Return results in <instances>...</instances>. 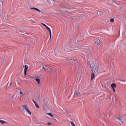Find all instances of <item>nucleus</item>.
Segmentation results:
<instances>
[{
    "mask_svg": "<svg viewBox=\"0 0 126 126\" xmlns=\"http://www.w3.org/2000/svg\"><path fill=\"white\" fill-rule=\"evenodd\" d=\"M87 65L91 67V73H97L99 72V67H96L94 63L87 61Z\"/></svg>",
    "mask_w": 126,
    "mask_h": 126,
    "instance_id": "1",
    "label": "nucleus"
},
{
    "mask_svg": "<svg viewBox=\"0 0 126 126\" xmlns=\"http://www.w3.org/2000/svg\"><path fill=\"white\" fill-rule=\"evenodd\" d=\"M42 25L44 26L46 29H47L48 31L49 32V35H50V40L51 39V36H52V33H51V29H50L48 26H46V24L42 23Z\"/></svg>",
    "mask_w": 126,
    "mask_h": 126,
    "instance_id": "2",
    "label": "nucleus"
},
{
    "mask_svg": "<svg viewBox=\"0 0 126 126\" xmlns=\"http://www.w3.org/2000/svg\"><path fill=\"white\" fill-rule=\"evenodd\" d=\"M68 62L70 63L72 65H74L75 66L76 65V63L77 62V60L73 59H68Z\"/></svg>",
    "mask_w": 126,
    "mask_h": 126,
    "instance_id": "3",
    "label": "nucleus"
},
{
    "mask_svg": "<svg viewBox=\"0 0 126 126\" xmlns=\"http://www.w3.org/2000/svg\"><path fill=\"white\" fill-rule=\"evenodd\" d=\"M28 69V66L27 65H25L24 66V75L25 76H26V73L27 72V70Z\"/></svg>",
    "mask_w": 126,
    "mask_h": 126,
    "instance_id": "4",
    "label": "nucleus"
},
{
    "mask_svg": "<svg viewBox=\"0 0 126 126\" xmlns=\"http://www.w3.org/2000/svg\"><path fill=\"white\" fill-rule=\"evenodd\" d=\"M35 78L36 81L37 82L38 84H40V83L41 82V79L39 78V76L36 75L35 76Z\"/></svg>",
    "mask_w": 126,
    "mask_h": 126,
    "instance_id": "5",
    "label": "nucleus"
},
{
    "mask_svg": "<svg viewBox=\"0 0 126 126\" xmlns=\"http://www.w3.org/2000/svg\"><path fill=\"white\" fill-rule=\"evenodd\" d=\"M112 1L114 2V3L116 4V7H120L121 6V5L120 3H119L118 2H117L116 0H112Z\"/></svg>",
    "mask_w": 126,
    "mask_h": 126,
    "instance_id": "6",
    "label": "nucleus"
},
{
    "mask_svg": "<svg viewBox=\"0 0 126 126\" xmlns=\"http://www.w3.org/2000/svg\"><path fill=\"white\" fill-rule=\"evenodd\" d=\"M91 80H93L94 79V78H95V73H94V72H91Z\"/></svg>",
    "mask_w": 126,
    "mask_h": 126,
    "instance_id": "7",
    "label": "nucleus"
},
{
    "mask_svg": "<svg viewBox=\"0 0 126 126\" xmlns=\"http://www.w3.org/2000/svg\"><path fill=\"white\" fill-rule=\"evenodd\" d=\"M31 9H33L36 11H37L39 12H41V11L40 10H39V9H38L37 8H35V7H31Z\"/></svg>",
    "mask_w": 126,
    "mask_h": 126,
    "instance_id": "8",
    "label": "nucleus"
},
{
    "mask_svg": "<svg viewBox=\"0 0 126 126\" xmlns=\"http://www.w3.org/2000/svg\"><path fill=\"white\" fill-rule=\"evenodd\" d=\"M12 84V81H11L10 82H8L7 85V88L9 89L10 87H11Z\"/></svg>",
    "mask_w": 126,
    "mask_h": 126,
    "instance_id": "9",
    "label": "nucleus"
},
{
    "mask_svg": "<svg viewBox=\"0 0 126 126\" xmlns=\"http://www.w3.org/2000/svg\"><path fill=\"white\" fill-rule=\"evenodd\" d=\"M32 101L33 102L34 104H35V106H36V108H40L39 105L37 103V102L35 100H32Z\"/></svg>",
    "mask_w": 126,
    "mask_h": 126,
    "instance_id": "10",
    "label": "nucleus"
},
{
    "mask_svg": "<svg viewBox=\"0 0 126 126\" xmlns=\"http://www.w3.org/2000/svg\"><path fill=\"white\" fill-rule=\"evenodd\" d=\"M95 45H98L99 46L100 45V40H96V41H95Z\"/></svg>",
    "mask_w": 126,
    "mask_h": 126,
    "instance_id": "11",
    "label": "nucleus"
},
{
    "mask_svg": "<svg viewBox=\"0 0 126 126\" xmlns=\"http://www.w3.org/2000/svg\"><path fill=\"white\" fill-rule=\"evenodd\" d=\"M80 99H77L74 100L73 102H75L76 103H80Z\"/></svg>",
    "mask_w": 126,
    "mask_h": 126,
    "instance_id": "12",
    "label": "nucleus"
},
{
    "mask_svg": "<svg viewBox=\"0 0 126 126\" xmlns=\"http://www.w3.org/2000/svg\"><path fill=\"white\" fill-rule=\"evenodd\" d=\"M46 71L48 73H49L52 71V69L50 67H48L46 69Z\"/></svg>",
    "mask_w": 126,
    "mask_h": 126,
    "instance_id": "13",
    "label": "nucleus"
},
{
    "mask_svg": "<svg viewBox=\"0 0 126 126\" xmlns=\"http://www.w3.org/2000/svg\"><path fill=\"white\" fill-rule=\"evenodd\" d=\"M49 67L48 66H43L42 68V69L44 70V71H46L47 70V69Z\"/></svg>",
    "mask_w": 126,
    "mask_h": 126,
    "instance_id": "14",
    "label": "nucleus"
},
{
    "mask_svg": "<svg viewBox=\"0 0 126 126\" xmlns=\"http://www.w3.org/2000/svg\"><path fill=\"white\" fill-rule=\"evenodd\" d=\"M112 88H116V84L115 83H113L111 85Z\"/></svg>",
    "mask_w": 126,
    "mask_h": 126,
    "instance_id": "15",
    "label": "nucleus"
},
{
    "mask_svg": "<svg viewBox=\"0 0 126 126\" xmlns=\"http://www.w3.org/2000/svg\"><path fill=\"white\" fill-rule=\"evenodd\" d=\"M22 106L23 107V108L25 109V110H26V111L29 110V109H28V108L27 105H23Z\"/></svg>",
    "mask_w": 126,
    "mask_h": 126,
    "instance_id": "16",
    "label": "nucleus"
},
{
    "mask_svg": "<svg viewBox=\"0 0 126 126\" xmlns=\"http://www.w3.org/2000/svg\"><path fill=\"white\" fill-rule=\"evenodd\" d=\"M0 123L2 124H7V122H6V121H3V120H1V119H0Z\"/></svg>",
    "mask_w": 126,
    "mask_h": 126,
    "instance_id": "17",
    "label": "nucleus"
},
{
    "mask_svg": "<svg viewBox=\"0 0 126 126\" xmlns=\"http://www.w3.org/2000/svg\"><path fill=\"white\" fill-rule=\"evenodd\" d=\"M75 94H81L80 92H79V91H75L74 92Z\"/></svg>",
    "mask_w": 126,
    "mask_h": 126,
    "instance_id": "18",
    "label": "nucleus"
},
{
    "mask_svg": "<svg viewBox=\"0 0 126 126\" xmlns=\"http://www.w3.org/2000/svg\"><path fill=\"white\" fill-rule=\"evenodd\" d=\"M102 14H103V13H102V12L101 11H98L97 12V15H98V16H100V15H101Z\"/></svg>",
    "mask_w": 126,
    "mask_h": 126,
    "instance_id": "19",
    "label": "nucleus"
},
{
    "mask_svg": "<svg viewBox=\"0 0 126 126\" xmlns=\"http://www.w3.org/2000/svg\"><path fill=\"white\" fill-rule=\"evenodd\" d=\"M4 4V0H0V5H3Z\"/></svg>",
    "mask_w": 126,
    "mask_h": 126,
    "instance_id": "20",
    "label": "nucleus"
},
{
    "mask_svg": "<svg viewBox=\"0 0 126 126\" xmlns=\"http://www.w3.org/2000/svg\"><path fill=\"white\" fill-rule=\"evenodd\" d=\"M26 112H28L29 115H32L31 112L30 111V110L29 109L28 110H26Z\"/></svg>",
    "mask_w": 126,
    "mask_h": 126,
    "instance_id": "21",
    "label": "nucleus"
},
{
    "mask_svg": "<svg viewBox=\"0 0 126 126\" xmlns=\"http://www.w3.org/2000/svg\"><path fill=\"white\" fill-rule=\"evenodd\" d=\"M47 114L49 115V116L50 117H54V116L53 115V114H52L51 113H48Z\"/></svg>",
    "mask_w": 126,
    "mask_h": 126,
    "instance_id": "22",
    "label": "nucleus"
},
{
    "mask_svg": "<svg viewBox=\"0 0 126 126\" xmlns=\"http://www.w3.org/2000/svg\"><path fill=\"white\" fill-rule=\"evenodd\" d=\"M70 123L72 126H76V125H75V124L73 122H70Z\"/></svg>",
    "mask_w": 126,
    "mask_h": 126,
    "instance_id": "23",
    "label": "nucleus"
},
{
    "mask_svg": "<svg viewBox=\"0 0 126 126\" xmlns=\"http://www.w3.org/2000/svg\"><path fill=\"white\" fill-rule=\"evenodd\" d=\"M110 22H111V23H113L114 21V18H111V19H110Z\"/></svg>",
    "mask_w": 126,
    "mask_h": 126,
    "instance_id": "24",
    "label": "nucleus"
},
{
    "mask_svg": "<svg viewBox=\"0 0 126 126\" xmlns=\"http://www.w3.org/2000/svg\"><path fill=\"white\" fill-rule=\"evenodd\" d=\"M20 32H21V34H22V35H24V32L23 31H20Z\"/></svg>",
    "mask_w": 126,
    "mask_h": 126,
    "instance_id": "25",
    "label": "nucleus"
},
{
    "mask_svg": "<svg viewBox=\"0 0 126 126\" xmlns=\"http://www.w3.org/2000/svg\"><path fill=\"white\" fill-rule=\"evenodd\" d=\"M111 55H108V56H107V58L108 59H109V57H111Z\"/></svg>",
    "mask_w": 126,
    "mask_h": 126,
    "instance_id": "26",
    "label": "nucleus"
},
{
    "mask_svg": "<svg viewBox=\"0 0 126 126\" xmlns=\"http://www.w3.org/2000/svg\"><path fill=\"white\" fill-rule=\"evenodd\" d=\"M47 125H52V123H51V122H48V123H47Z\"/></svg>",
    "mask_w": 126,
    "mask_h": 126,
    "instance_id": "27",
    "label": "nucleus"
},
{
    "mask_svg": "<svg viewBox=\"0 0 126 126\" xmlns=\"http://www.w3.org/2000/svg\"><path fill=\"white\" fill-rule=\"evenodd\" d=\"M20 94H23V91H20Z\"/></svg>",
    "mask_w": 126,
    "mask_h": 126,
    "instance_id": "28",
    "label": "nucleus"
},
{
    "mask_svg": "<svg viewBox=\"0 0 126 126\" xmlns=\"http://www.w3.org/2000/svg\"><path fill=\"white\" fill-rule=\"evenodd\" d=\"M83 94H86V95H89V93H84Z\"/></svg>",
    "mask_w": 126,
    "mask_h": 126,
    "instance_id": "29",
    "label": "nucleus"
},
{
    "mask_svg": "<svg viewBox=\"0 0 126 126\" xmlns=\"http://www.w3.org/2000/svg\"><path fill=\"white\" fill-rule=\"evenodd\" d=\"M116 119H117V120H118V121H121V119L120 118H117Z\"/></svg>",
    "mask_w": 126,
    "mask_h": 126,
    "instance_id": "30",
    "label": "nucleus"
},
{
    "mask_svg": "<svg viewBox=\"0 0 126 126\" xmlns=\"http://www.w3.org/2000/svg\"><path fill=\"white\" fill-rule=\"evenodd\" d=\"M112 90H113V91H114V92H116L115 88H112Z\"/></svg>",
    "mask_w": 126,
    "mask_h": 126,
    "instance_id": "31",
    "label": "nucleus"
},
{
    "mask_svg": "<svg viewBox=\"0 0 126 126\" xmlns=\"http://www.w3.org/2000/svg\"><path fill=\"white\" fill-rule=\"evenodd\" d=\"M21 68L23 69L24 68V66H21Z\"/></svg>",
    "mask_w": 126,
    "mask_h": 126,
    "instance_id": "32",
    "label": "nucleus"
},
{
    "mask_svg": "<svg viewBox=\"0 0 126 126\" xmlns=\"http://www.w3.org/2000/svg\"><path fill=\"white\" fill-rule=\"evenodd\" d=\"M120 81H122V82H125V81H124V80H120Z\"/></svg>",
    "mask_w": 126,
    "mask_h": 126,
    "instance_id": "33",
    "label": "nucleus"
},
{
    "mask_svg": "<svg viewBox=\"0 0 126 126\" xmlns=\"http://www.w3.org/2000/svg\"><path fill=\"white\" fill-rule=\"evenodd\" d=\"M121 123H123V121H121Z\"/></svg>",
    "mask_w": 126,
    "mask_h": 126,
    "instance_id": "34",
    "label": "nucleus"
},
{
    "mask_svg": "<svg viewBox=\"0 0 126 126\" xmlns=\"http://www.w3.org/2000/svg\"><path fill=\"white\" fill-rule=\"evenodd\" d=\"M26 34L28 35V33H26Z\"/></svg>",
    "mask_w": 126,
    "mask_h": 126,
    "instance_id": "35",
    "label": "nucleus"
},
{
    "mask_svg": "<svg viewBox=\"0 0 126 126\" xmlns=\"http://www.w3.org/2000/svg\"><path fill=\"white\" fill-rule=\"evenodd\" d=\"M83 103H84V100H82Z\"/></svg>",
    "mask_w": 126,
    "mask_h": 126,
    "instance_id": "36",
    "label": "nucleus"
},
{
    "mask_svg": "<svg viewBox=\"0 0 126 126\" xmlns=\"http://www.w3.org/2000/svg\"><path fill=\"white\" fill-rule=\"evenodd\" d=\"M124 115H126V113L125 114H124Z\"/></svg>",
    "mask_w": 126,
    "mask_h": 126,
    "instance_id": "37",
    "label": "nucleus"
}]
</instances>
